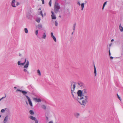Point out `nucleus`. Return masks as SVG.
Returning <instances> with one entry per match:
<instances>
[{
	"mask_svg": "<svg viewBox=\"0 0 123 123\" xmlns=\"http://www.w3.org/2000/svg\"><path fill=\"white\" fill-rule=\"evenodd\" d=\"M21 54H19V56H21Z\"/></svg>",
	"mask_w": 123,
	"mask_h": 123,
	"instance_id": "obj_53",
	"label": "nucleus"
},
{
	"mask_svg": "<svg viewBox=\"0 0 123 123\" xmlns=\"http://www.w3.org/2000/svg\"><path fill=\"white\" fill-rule=\"evenodd\" d=\"M119 27V29L120 31L121 32H122L123 31V28L121 26V24H120V25Z\"/></svg>",
	"mask_w": 123,
	"mask_h": 123,
	"instance_id": "obj_17",
	"label": "nucleus"
},
{
	"mask_svg": "<svg viewBox=\"0 0 123 123\" xmlns=\"http://www.w3.org/2000/svg\"><path fill=\"white\" fill-rule=\"evenodd\" d=\"M5 110H6L7 111H9V109H7V108H5V109H2L1 110V112L2 113H4L5 112Z\"/></svg>",
	"mask_w": 123,
	"mask_h": 123,
	"instance_id": "obj_16",
	"label": "nucleus"
},
{
	"mask_svg": "<svg viewBox=\"0 0 123 123\" xmlns=\"http://www.w3.org/2000/svg\"><path fill=\"white\" fill-rule=\"evenodd\" d=\"M94 73L95 74V76H96V68H95V66H94Z\"/></svg>",
	"mask_w": 123,
	"mask_h": 123,
	"instance_id": "obj_18",
	"label": "nucleus"
},
{
	"mask_svg": "<svg viewBox=\"0 0 123 123\" xmlns=\"http://www.w3.org/2000/svg\"><path fill=\"white\" fill-rule=\"evenodd\" d=\"M26 59H25V62H24V63H25H25L26 62Z\"/></svg>",
	"mask_w": 123,
	"mask_h": 123,
	"instance_id": "obj_44",
	"label": "nucleus"
},
{
	"mask_svg": "<svg viewBox=\"0 0 123 123\" xmlns=\"http://www.w3.org/2000/svg\"><path fill=\"white\" fill-rule=\"evenodd\" d=\"M1 100H2V99H1V98H0V101Z\"/></svg>",
	"mask_w": 123,
	"mask_h": 123,
	"instance_id": "obj_51",
	"label": "nucleus"
},
{
	"mask_svg": "<svg viewBox=\"0 0 123 123\" xmlns=\"http://www.w3.org/2000/svg\"><path fill=\"white\" fill-rule=\"evenodd\" d=\"M17 91H19L21 92L24 95H25L27 93V92L25 91H24L21 90H20V89H17L16 90V92Z\"/></svg>",
	"mask_w": 123,
	"mask_h": 123,
	"instance_id": "obj_6",
	"label": "nucleus"
},
{
	"mask_svg": "<svg viewBox=\"0 0 123 123\" xmlns=\"http://www.w3.org/2000/svg\"><path fill=\"white\" fill-rule=\"evenodd\" d=\"M28 19H31L32 18V16L29 12H28L26 15Z\"/></svg>",
	"mask_w": 123,
	"mask_h": 123,
	"instance_id": "obj_11",
	"label": "nucleus"
},
{
	"mask_svg": "<svg viewBox=\"0 0 123 123\" xmlns=\"http://www.w3.org/2000/svg\"><path fill=\"white\" fill-rule=\"evenodd\" d=\"M75 87V83L74 82L72 83L71 84V89L72 94V95L73 96H74V95L73 93V92L74 91Z\"/></svg>",
	"mask_w": 123,
	"mask_h": 123,
	"instance_id": "obj_3",
	"label": "nucleus"
},
{
	"mask_svg": "<svg viewBox=\"0 0 123 123\" xmlns=\"http://www.w3.org/2000/svg\"><path fill=\"white\" fill-rule=\"evenodd\" d=\"M59 17H60V18H61V15H60L59 16Z\"/></svg>",
	"mask_w": 123,
	"mask_h": 123,
	"instance_id": "obj_49",
	"label": "nucleus"
},
{
	"mask_svg": "<svg viewBox=\"0 0 123 123\" xmlns=\"http://www.w3.org/2000/svg\"><path fill=\"white\" fill-rule=\"evenodd\" d=\"M40 13L42 17H43V15L42 13V11H40Z\"/></svg>",
	"mask_w": 123,
	"mask_h": 123,
	"instance_id": "obj_31",
	"label": "nucleus"
},
{
	"mask_svg": "<svg viewBox=\"0 0 123 123\" xmlns=\"http://www.w3.org/2000/svg\"><path fill=\"white\" fill-rule=\"evenodd\" d=\"M8 116H6L3 122L4 123H6L8 119Z\"/></svg>",
	"mask_w": 123,
	"mask_h": 123,
	"instance_id": "obj_13",
	"label": "nucleus"
},
{
	"mask_svg": "<svg viewBox=\"0 0 123 123\" xmlns=\"http://www.w3.org/2000/svg\"><path fill=\"white\" fill-rule=\"evenodd\" d=\"M46 35L45 33H44L42 36V38L44 39H45L46 38Z\"/></svg>",
	"mask_w": 123,
	"mask_h": 123,
	"instance_id": "obj_21",
	"label": "nucleus"
},
{
	"mask_svg": "<svg viewBox=\"0 0 123 123\" xmlns=\"http://www.w3.org/2000/svg\"><path fill=\"white\" fill-rule=\"evenodd\" d=\"M16 2L15 0H12V3H11V5L12 7H16V6L15 5V3Z\"/></svg>",
	"mask_w": 123,
	"mask_h": 123,
	"instance_id": "obj_10",
	"label": "nucleus"
},
{
	"mask_svg": "<svg viewBox=\"0 0 123 123\" xmlns=\"http://www.w3.org/2000/svg\"><path fill=\"white\" fill-rule=\"evenodd\" d=\"M112 45V43H110V44H109V46L110 47L109 49H110V47Z\"/></svg>",
	"mask_w": 123,
	"mask_h": 123,
	"instance_id": "obj_35",
	"label": "nucleus"
},
{
	"mask_svg": "<svg viewBox=\"0 0 123 123\" xmlns=\"http://www.w3.org/2000/svg\"><path fill=\"white\" fill-rule=\"evenodd\" d=\"M38 10H41V8H39Z\"/></svg>",
	"mask_w": 123,
	"mask_h": 123,
	"instance_id": "obj_48",
	"label": "nucleus"
},
{
	"mask_svg": "<svg viewBox=\"0 0 123 123\" xmlns=\"http://www.w3.org/2000/svg\"><path fill=\"white\" fill-rule=\"evenodd\" d=\"M52 37L53 38L54 41H55V42H56V40L55 36H54L53 37Z\"/></svg>",
	"mask_w": 123,
	"mask_h": 123,
	"instance_id": "obj_26",
	"label": "nucleus"
},
{
	"mask_svg": "<svg viewBox=\"0 0 123 123\" xmlns=\"http://www.w3.org/2000/svg\"><path fill=\"white\" fill-rule=\"evenodd\" d=\"M41 107L42 109L44 110H46V106L44 105H42L41 106Z\"/></svg>",
	"mask_w": 123,
	"mask_h": 123,
	"instance_id": "obj_20",
	"label": "nucleus"
},
{
	"mask_svg": "<svg viewBox=\"0 0 123 123\" xmlns=\"http://www.w3.org/2000/svg\"><path fill=\"white\" fill-rule=\"evenodd\" d=\"M51 37L54 36L53 35V33L52 32L51 33Z\"/></svg>",
	"mask_w": 123,
	"mask_h": 123,
	"instance_id": "obj_36",
	"label": "nucleus"
},
{
	"mask_svg": "<svg viewBox=\"0 0 123 123\" xmlns=\"http://www.w3.org/2000/svg\"><path fill=\"white\" fill-rule=\"evenodd\" d=\"M55 25L56 26H57L58 25V22L56 20L55 21Z\"/></svg>",
	"mask_w": 123,
	"mask_h": 123,
	"instance_id": "obj_29",
	"label": "nucleus"
},
{
	"mask_svg": "<svg viewBox=\"0 0 123 123\" xmlns=\"http://www.w3.org/2000/svg\"><path fill=\"white\" fill-rule=\"evenodd\" d=\"M53 122L52 121L49 122L48 123H53Z\"/></svg>",
	"mask_w": 123,
	"mask_h": 123,
	"instance_id": "obj_43",
	"label": "nucleus"
},
{
	"mask_svg": "<svg viewBox=\"0 0 123 123\" xmlns=\"http://www.w3.org/2000/svg\"><path fill=\"white\" fill-rule=\"evenodd\" d=\"M110 58L111 59H113V57L112 56L110 57Z\"/></svg>",
	"mask_w": 123,
	"mask_h": 123,
	"instance_id": "obj_45",
	"label": "nucleus"
},
{
	"mask_svg": "<svg viewBox=\"0 0 123 123\" xmlns=\"http://www.w3.org/2000/svg\"><path fill=\"white\" fill-rule=\"evenodd\" d=\"M25 96L26 98H27V100L28 101L30 105L31 106H32L33 105L32 104V103L30 98L28 96L25 95Z\"/></svg>",
	"mask_w": 123,
	"mask_h": 123,
	"instance_id": "obj_5",
	"label": "nucleus"
},
{
	"mask_svg": "<svg viewBox=\"0 0 123 123\" xmlns=\"http://www.w3.org/2000/svg\"><path fill=\"white\" fill-rule=\"evenodd\" d=\"M37 73L38 74V75L39 76H40L41 75V72L40 71V70L39 69L37 70Z\"/></svg>",
	"mask_w": 123,
	"mask_h": 123,
	"instance_id": "obj_23",
	"label": "nucleus"
},
{
	"mask_svg": "<svg viewBox=\"0 0 123 123\" xmlns=\"http://www.w3.org/2000/svg\"><path fill=\"white\" fill-rule=\"evenodd\" d=\"M75 25H76V24H75L74 25V26H73V30H74H74H75Z\"/></svg>",
	"mask_w": 123,
	"mask_h": 123,
	"instance_id": "obj_33",
	"label": "nucleus"
},
{
	"mask_svg": "<svg viewBox=\"0 0 123 123\" xmlns=\"http://www.w3.org/2000/svg\"><path fill=\"white\" fill-rule=\"evenodd\" d=\"M1 115H0V118L1 117Z\"/></svg>",
	"mask_w": 123,
	"mask_h": 123,
	"instance_id": "obj_52",
	"label": "nucleus"
},
{
	"mask_svg": "<svg viewBox=\"0 0 123 123\" xmlns=\"http://www.w3.org/2000/svg\"><path fill=\"white\" fill-rule=\"evenodd\" d=\"M107 3V1L105 2L104 3V4H103V7H102V9L103 10L104 9L105 6V5Z\"/></svg>",
	"mask_w": 123,
	"mask_h": 123,
	"instance_id": "obj_22",
	"label": "nucleus"
},
{
	"mask_svg": "<svg viewBox=\"0 0 123 123\" xmlns=\"http://www.w3.org/2000/svg\"><path fill=\"white\" fill-rule=\"evenodd\" d=\"M33 100L36 102H41L42 101L41 99L37 98H34Z\"/></svg>",
	"mask_w": 123,
	"mask_h": 123,
	"instance_id": "obj_8",
	"label": "nucleus"
},
{
	"mask_svg": "<svg viewBox=\"0 0 123 123\" xmlns=\"http://www.w3.org/2000/svg\"><path fill=\"white\" fill-rule=\"evenodd\" d=\"M51 13L52 14L51 15V16L52 17V19H55L56 18V17L55 15L54 12L52 11H51Z\"/></svg>",
	"mask_w": 123,
	"mask_h": 123,
	"instance_id": "obj_9",
	"label": "nucleus"
},
{
	"mask_svg": "<svg viewBox=\"0 0 123 123\" xmlns=\"http://www.w3.org/2000/svg\"><path fill=\"white\" fill-rule=\"evenodd\" d=\"M42 1V3L43 4H44V0H41Z\"/></svg>",
	"mask_w": 123,
	"mask_h": 123,
	"instance_id": "obj_41",
	"label": "nucleus"
},
{
	"mask_svg": "<svg viewBox=\"0 0 123 123\" xmlns=\"http://www.w3.org/2000/svg\"><path fill=\"white\" fill-rule=\"evenodd\" d=\"M18 65H20L21 66H23L25 64L24 63H21V61H18Z\"/></svg>",
	"mask_w": 123,
	"mask_h": 123,
	"instance_id": "obj_12",
	"label": "nucleus"
},
{
	"mask_svg": "<svg viewBox=\"0 0 123 123\" xmlns=\"http://www.w3.org/2000/svg\"><path fill=\"white\" fill-rule=\"evenodd\" d=\"M24 31L25 33H28V30L27 28H25L24 29Z\"/></svg>",
	"mask_w": 123,
	"mask_h": 123,
	"instance_id": "obj_27",
	"label": "nucleus"
},
{
	"mask_svg": "<svg viewBox=\"0 0 123 123\" xmlns=\"http://www.w3.org/2000/svg\"><path fill=\"white\" fill-rule=\"evenodd\" d=\"M77 93L78 96V98L79 102L82 105L86 104L87 103L88 98L86 90H84L82 91L79 90Z\"/></svg>",
	"mask_w": 123,
	"mask_h": 123,
	"instance_id": "obj_1",
	"label": "nucleus"
},
{
	"mask_svg": "<svg viewBox=\"0 0 123 123\" xmlns=\"http://www.w3.org/2000/svg\"><path fill=\"white\" fill-rule=\"evenodd\" d=\"M114 41V40L113 39H112L111 40V42H112L113 41Z\"/></svg>",
	"mask_w": 123,
	"mask_h": 123,
	"instance_id": "obj_46",
	"label": "nucleus"
},
{
	"mask_svg": "<svg viewBox=\"0 0 123 123\" xmlns=\"http://www.w3.org/2000/svg\"><path fill=\"white\" fill-rule=\"evenodd\" d=\"M117 96L119 99L121 101V99L118 94H117Z\"/></svg>",
	"mask_w": 123,
	"mask_h": 123,
	"instance_id": "obj_34",
	"label": "nucleus"
},
{
	"mask_svg": "<svg viewBox=\"0 0 123 123\" xmlns=\"http://www.w3.org/2000/svg\"><path fill=\"white\" fill-rule=\"evenodd\" d=\"M6 95H5V97H2L1 98V99L2 100V99H3L4 98H5V97H6Z\"/></svg>",
	"mask_w": 123,
	"mask_h": 123,
	"instance_id": "obj_38",
	"label": "nucleus"
},
{
	"mask_svg": "<svg viewBox=\"0 0 123 123\" xmlns=\"http://www.w3.org/2000/svg\"><path fill=\"white\" fill-rule=\"evenodd\" d=\"M29 112L30 113L31 115H34V112L32 110H30Z\"/></svg>",
	"mask_w": 123,
	"mask_h": 123,
	"instance_id": "obj_25",
	"label": "nucleus"
},
{
	"mask_svg": "<svg viewBox=\"0 0 123 123\" xmlns=\"http://www.w3.org/2000/svg\"><path fill=\"white\" fill-rule=\"evenodd\" d=\"M109 55L110 56L111 55V54L110 49H109Z\"/></svg>",
	"mask_w": 123,
	"mask_h": 123,
	"instance_id": "obj_40",
	"label": "nucleus"
},
{
	"mask_svg": "<svg viewBox=\"0 0 123 123\" xmlns=\"http://www.w3.org/2000/svg\"><path fill=\"white\" fill-rule=\"evenodd\" d=\"M14 88L15 89H16L17 88V87H16V86H15L14 87Z\"/></svg>",
	"mask_w": 123,
	"mask_h": 123,
	"instance_id": "obj_47",
	"label": "nucleus"
},
{
	"mask_svg": "<svg viewBox=\"0 0 123 123\" xmlns=\"http://www.w3.org/2000/svg\"><path fill=\"white\" fill-rule=\"evenodd\" d=\"M60 6L59 4L57 2H55L54 7V11L55 13H57L60 8Z\"/></svg>",
	"mask_w": 123,
	"mask_h": 123,
	"instance_id": "obj_2",
	"label": "nucleus"
},
{
	"mask_svg": "<svg viewBox=\"0 0 123 123\" xmlns=\"http://www.w3.org/2000/svg\"><path fill=\"white\" fill-rule=\"evenodd\" d=\"M38 32V30H36L35 31V34L36 35H37Z\"/></svg>",
	"mask_w": 123,
	"mask_h": 123,
	"instance_id": "obj_32",
	"label": "nucleus"
},
{
	"mask_svg": "<svg viewBox=\"0 0 123 123\" xmlns=\"http://www.w3.org/2000/svg\"><path fill=\"white\" fill-rule=\"evenodd\" d=\"M6 95H5V97H2L1 98V99L2 100V99H3L4 98H5V97H6Z\"/></svg>",
	"mask_w": 123,
	"mask_h": 123,
	"instance_id": "obj_37",
	"label": "nucleus"
},
{
	"mask_svg": "<svg viewBox=\"0 0 123 123\" xmlns=\"http://www.w3.org/2000/svg\"><path fill=\"white\" fill-rule=\"evenodd\" d=\"M20 4V3L19 2H17V4H16V5L17 6H18Z\"/></svg>",
	"mask_w": 123,
	"mask_h": 123,
	"instance_id": "obj_39",
	"label": "nucleus"
},
{
	"mask_svg": "<svg viewBox=\"0 0 123 123\" xmlns=\"http://www.w3.org/2000/svg\"><path fill=\"white\" fill-rule=\"evenodd\" d=\"M45 15H46V14H44V15H45Z\"/></svg>",
	"mask_w": 123,
	"mask_h": 123,
	"instance_id": "obj_54",
	"label": "nucleus"
},
{
	"mask_svg": "<svg viewBox=\"0 0 123 123\" xmlns=\"http://www.w3.org/2000/svg\"><path fill=\"white\" fill-rule=\"evenodd\" d=\"M29 65V62L28 60H27V62L26 63V64L24 66V68H25L24 69L23 71L25 72H27L28 73L29 72L27 71L26 68L28 67Z\"/></svg>",
	"mask_w": 123,
	"mask_h": 123,
	"instance_id": "obj_4",
	"label": "nucleus"
},
{
	"mask_svg": "<svg viewBox=\"0 0 123 123\" xmlns=\"http://www.w3.org/2000/svg\"><path fill=\"white\" fill-rule=\"evenodd\" d=\"M49 4L50 6H51V0H50L49 3Z\"/></svg>",
	"mask_w": 123,
	"mask_h": 123,
	"instance_id": "obj_30",
	"label": "nucleus"
},
{
	"mask_svg": "<svg viewBox=\"0 0 123 123\" xmlns=\"http://www.w3.org/2000/svg\"><path fill=\"white\" fill-rule=\"evenodd\" d=\"M77 4L79 6H81V10H83L84 7V4L83 3L81 4L80 2L78 1L77 2Z\"/></svg>",
	"mask_w": 123,
	"mask_h": 123,
	"instance_id": "obj_7",
	"label": "nucleus"
},
{
	"mask_svg": "<svg viewBox=\"0 0 123 123\" xmlns=\"http://www.w3.org/2000/svg\"><path fill=\"white\" fill-rule=\"evenodd\" d=\"M75 117L77 118H78V116L80 115V114L79 113H76L74 114Z\"/></svg>",
	"mask_w": 123,
	"mask_h": 123,
	"instance_id": "obj_24",
	"label": "nucleus"
},
{
	"mask_svg": "<svg viewBox=\"0 0 123 123\" xmlns=\"http://www.w3.org/2000/svg\"><path fill=\"white\" fill-rule=\"evenodd\" d=\"M78 84L79 85V86H80V87H81L82 86V84L81 83H78Z\"/></svg>",
	"mask_w": 123,
	"mask_h": 123,
	"instance_id": "obj_28",
	"label": "nucleus"
},
{
	"mask_svg": "<svg viewBox=\"0 0 123 123\" xmlns=\"http://www.w3.org/2000/svg\"><path fill=\"white\" fill-rule=\"evenodd\" d=\"M29 118L31 120L35 121V122L36 120H37L36 119V118L35 117H33L32 116H30L29 117Z\"/></svg>",
	"mask_w": 123,
	"mask_h": 123,
	"instance_id": "obj_15",
	"label": "nucleus"
},
{
	"mask_svg": "<svg viewBox=\"0 0 123 123\" xmlns=\"http://www.w3.org/2000/svg\"><path fill=\"white\" fill-rule=\"evenodd\" d=\"M26 104L27 105L28 104V103L27 102H26Z\"/></svg>",
	"mask_w": 123,
	"mask_h": 123,
	"instance_id": "obj_50",
	"label": "nucleus"
},
{
	"mask_svg": "<svg viewBox=\"0 0 123 123\" xmlns=\"http://www.w3.org/2000/svg\"><path fill=\"white\" fill-rule=\"evenodd\" d=\"M37 27L38 29H41L42 28V25L41 24H39L37 25Z\"/></svg>",
	"mask_w": 123,
	"mask_h": 123,
	"instance_id": "obj_14",
	"label": "nucleus"
},
{
	"mask_svg": "<svg viewBox=\"0 0 123 123\" xmlns=\"http://www.w3.org/2000/svg\"><path fill=\"white\" fill-rule=\"evenodd\" d=\"M46 120L47 121H48V117H47V116H46Z\"/></svg>",
	"mask_w": 123,
	"mask_h": 123,
	"instance_id": "obj_42",
	"label": "nucleus"
},
{
	"mask_svg": "<svg viewBox=\"0 0 123 123\" xmlns=\"http://www.w3.org/2000/svg\"><path fill=\"white\" fill-rule=\"evenodd\" d=\"M41 20V19L40 18H37L36 20V21L38 23L40 22V21Z\"/></svg>",
	"mask_w": 123,
	"mask_h": 123,
	"instance_id": "obj_19",
	"label": "nucleus"
}]
</instances>
